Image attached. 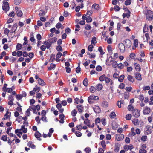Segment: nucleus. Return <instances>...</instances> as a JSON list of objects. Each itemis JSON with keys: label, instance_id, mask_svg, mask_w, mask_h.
Segmentation results:
<instances>
[{"label": "nucleus", "instance_id": "13", "mask_svg": "<svg viewBox=\"0 0 153 153\" xmlns=\"http://www.w3.org/2000/svg\"><path fill=\"white\" fill-rule=\"evenodd\" d=\"M94 111L96 113H99L101 111V110L99 107L98 106H94L93 107Z\"/></svg>", "mask_w": 153, "mask_h": 153}, {"label": "nucleus", "instance_id": "59", "mask_svg": "<svg viewBox=\"0 0 153 153\" xmlns=\"http://www.w3.org/2000/svg\"><path fill=\"white\" fill-rule=\"evenodd\" d=\"M8 15L10 17H13L15 16L14 12L13 11L9 13Z\"/></svg>", "mask_w": 153, "mask_h": 153}, {"label": "nucleus", "instance_id": "19", "mask_svg": "<svg viewBox=\"0 0 153 153\" xmlns=\"http://www.w3.org/2000/svg\"><path fill=\"white\" fill-rule=\"evenodd\" d=\"M57 39L56 37H53L51 39H49L48 41L51 44L55 42L56 41Z\"/></svg>", "mask_w": 153, "mask_h": 153}, {"label": "nucleus", "instance_id": "7", "mask_svg": "<svg viewBox=\"0 0 153 153\" xmlns=\"http://www.w3.org/2000/svg\"><path fill=\"white\" fill-rule=\"evenodd\" d=\"M125 46L122 43H120L119 44L118 48L120 51L122 53H124L125 50Z\"/></svg>", "mask_w": 153, "mask_h": 153}, {"label": "nucleus", "instance_id": "44", "mask_svg": "<svg viewBox=\"0 0 153 153\" xmlns=\"http://www.w3.org/2000/svg\"><path fill=\"white\" fill-rule=\"evenodd\" d=\"M132 121L134 124L136 125L138 123V120L137 119H134L132 120Z\"/></svg>", "mask_w": 153, "mask_h": 153}, {"label": "nucleus", "instance_id": "24", "mask_svg": "<svg viewBox=\"0 0 153 153\" xmlns=\"http://www.w3.org/2000/svg\"><path fill=\"white\" fill-rule=\"evenodd\" d=\"M27 146L29 147H30L33 149H34L35 148V146L33 144L32 142H29L28 143Z\"/></svg>", "mask_w": 153, "mask_h": 153}, {"label": "nucleus", "instance_id": "51", "mask_svg": "<svg viewBox=\"0 0 153 153\" xmlns=\"http://www.w3.org/2000/svg\"><path fill=\"white\" fill-rule=\"evenodd\" d=\"M84 151L86 153H89L91 151V149L89 147H88L84 149Z\"/></svg>", "mask_w": 153, "mask_h": 153}, {"label": "nucleus", "instance_id": "32", "mask_svg": "<svg viewBox=\"0 0 153 153\" xmlns=\"http://www.w3.org/2000/svg\"><path fill=\"white\" fill-rule=\"evenodd\" d=\"M46 13L45 11L42 10L39 11V16H44L45 14Z\"/></svg>", "mask_w": 153, "mask_h": 153}, {"label": "nucleus", "instance_id": "56", "mask_svg": "<svg viewBox=\"0 0 153 153\" xmlns=\"http://www.w3.org/2000/svg\"><path fill=\"white\" fill-rule=\"evenodd\" d=\"M128 109L130 111H132L134 109V107L132 106V105H130L128 107Z\"/></svg>", "mask_w": 153, "mask_h": 153}, {"label": "nucleus", "instance_id": "50", "mask_svg": "<svg viewBox=\"0 0 153 153\" xmlns=\"http://www.w3.org/2000/svg\"><path fill=\"white\" fill-rule=\"evenodd\" d=\"M93 46L91 44L88 46V50L90 52H92L93 51Z\"/></svg>", "mask_w": 153, "mask_h": 153}, {"label": "nucleus", "instance_id": "25", "mask_svg": "<svg viewBox=\"0 0 153 153\" xmlns=\"http://www.w3.org/2000/svg\"><path fill=\"white\" fill-rule=\"evenodd\" d=\"M102 88V85L101 84H99L96 86V90L98 91L101 90Z\"/></svg>", "mask_w": 153, "mask_h": 153}, {"label": "nucleus", "instance_id": "14", "mask_svg": "<svg viewBox=\"0 0 153 153\" xmlns=\"http://www.w3.org/2000/svg\"><path fill=\"white\" fill-rule=\"evenodd\" d=\"M11 112L8 111H7L6 112V114L4 116V117L3 118L4 120L10 119V116H11Z\"/></svg>", "mask_w": 153, "mask_h": 153}, {"label": "nucleus", "instance_id": "57", "mask_svg": "<svg viewBox=\"0 0 153 153\" xmlns=\"http://www.w3.org/2000/svg\"><path fill=\"white\" fill-rule=\"evenodd\" d=\"M96 70L98 71H100L102 70V68L100 66H97L96 68Z\"/></svg>", "mask_w": 153, "mask_h": 153}, {"label": "nucleus", "instance_id": "29", "mask_svg": "<svg viewBox=\"0 0 153 153\" xmlns=\"http://www.w3.org/2000/svg\"><path fill=\"white\" fill-rule=\"evenodd\" d=\"M35 136L36 138L38 139L41 137V134L38 131H36L35 133Z\"/></svg>", "mask_w": 153, "mask_h": 153}, {"label": "nucleus", "instance_id": "31", "mask_svg": "<svg viewBox=\"0 0 153 153\" xmlns=\"http://www.w3.org/2000/svg\"><path fill=\"white\" fill-rule=\"evenodd\" d=\"M16 14L19 17L21 16L22 15V13L20 10H17Z\"/></svg>", "mask_w": 153, "mask_h": 153}, {"label": "nucleus", "instance_id": "30", "mask_svg": "<svg viewBox=\"0 0 153 153\" xmlns=\"http://www.w3.org/2000/svg\"><path fill=\"white\" fill-rule=\"evenodd\" d=\"M17 27V25L16 24H15L14 25L12 29L11 30L12 32H15L16 30Z\"/></svg>", "mask_w": 153, "mask_h": 153}, {"label": "nucleus", "instance_id": "16", "mask_svg": "<svg viewBox=\"0 0 153 153\" xmlns=\"http://www.w3.org/2000/svg\"><path fill=\"white\" fill-rule=\"evenodd\" d=\"M134 65L136 70L137 71H140L141 69V67L139 64L137 63H135Z\"/></svg>", "mask_w": 153, "mask_h": 153}, {"label": "nucleus", "instance_id": "54", "mask_svg": "<svg viewBox=\"0 0 153 153\" xmlns=\"http://www.w3.org/2000/svg\"><path fill=\"white\" fill-rule=\"evenodd\" d=\"M91 28V27L89 25L86 24L85 25V29L87 30H89Z\"/></svg>", "mask_w": 153, "mask_h": 153}, {"label": "nucleus", "instance_id": "8", "mask_svg": "<svg viewBox=\"0 0 153 153\" xmlns=\"http://www.w3.org/2000/svg\"><path fill=\"white\" fill-rule=\"evenodd\" d=\"M99 99V97L97 96L94 95H91L88 98V101L89 102H91V100H97Z\"/></svg>", "mask_w": 153, "mask_h": 153}, {"label": "nucleus", "instance_id": "43", "mask_svg": "<svg viewBox=\"0 0 153 153\" xmlns=\"http://www.w3.org/2000/svg\"><path fill=\"white\" fill-rule=\"evenodd\" d=\"M119 146L118 144H116L115 146L114 151L115 152H117L119 150Z\"/></svg>", "mask_w": 153, "mask_h": 153}, {"label": "nucleus", "instance_id": "4", "mask_svg": "<svg viewBox=\"0 0 153 153\" xmlns=\"http://www.w3.org/2000/svg\"><path fill=\"white\" fill-rule=\"evenodd\" d=\"M2 9L3 10L5 11H8L9 9L8 3L7 2H3L2 6Z\"/></svg>", "mask_w": 153, "mask_h": 153}, {"label": "nucleus", "instance_id": "42", "mask_svg": "<svg viewBox=\"0 0 153 153\" xmlns=\"http://www.w3.org/2000/svg\"><path fill=\"white\" fill-rule=\"evenodd\" d=\"M148 30V26L147 25H145L143 30L144 33L147 32Z\"/></svg>", "mask_w": 153, "mask_h": 153}, {"label": "nucleus", "instance_id": "64", "mask_svg": "<svg viewBox=\"0 0 153 153\" xmlns=\"http://www.w3.org/2000/svg\"><path fill=\"white\" fill-rule=\"evenodd\" d=\"M98 153H104V149L101 148H99Z\"/></svg>", "mask_w": 153, "mask_h": 153}, {"label": "nucleus", "instance_id": "5", "mask_svg": "<svg viewBox=\"0 0 153 153\" xmlns=\"http://www.w3.org/2000/svg\"><path fill=\"white\" fill-rule=\"evenodd\" d=\"M124 45L126 48H128L131 45L132 43L130 40L128 39L125 40L124 42Z\"/></svg>", "mask_w": 153, "mask_h": 153}, {"label": "nucleus", "instance_id": "47", "mask_svg": "<svg viewBox=\"0 0 153 153\" xmlns=\"http://www.w3.org/2000/svg\"><path fill=\"white\" fill-rule=\"evenodd\" d=\"M83 84L85 86H87L88 85V80L87 78L84 79L83 81Z\"/></svg>", "mask_w": 153, "mask_h": 153}, {"label": "nucleus", "instance_id": "18", "mask_svg": "<svg viewBox=\"0 0 153 153\" xmlns=\"http://www.w3.org/2000/svg\"><path fill=\"white\" fill-rule=\"evenodd\" d=\"M44 44L46 45V48L47 49H49L50 47L51 44L48 41H45L44 42Z\"/></svg>", "mask_w": 153, "mask_h": 153}, {"label": "nucleus", "instance_id": "27", "mask_svg": "<svg viewBox=\"0 0 153 153\" xmlns=\"http://www.w3.org/2000/svg\"><path fill=\"white\" fill-rule=\"evenodd\" d=\"M20 131L22 130L24 133H26L27 131V129L25 127V126L22 125V126L21 128L20 129Z\"/></svg>", "mask_w": 153, "mask_h": 153}, {"label": "nucleus", "instance_id": "48", "mask_svg": "<svg viewBox=\"0 0 153 153\" xmlns=\"http://www.w3.org/2000/svg\"><path fill=\"white\" fill-rule=\"evenodd\" d=\"M82 125H78L76 126V130H81L82 129Z\"/></svg>", "mask_w": 153, "mask_h": 153}, {"label": "nucleus", "instance_id": "9", "mask_svg": "<svg viewBox=\"0 0 153 153\" xmlns=\"http://www.w3.org/2000/svg\"><path fill=\"white\" fill-rule=\"evenodd\" d=\"M124 138V135L122 134H117L116 135L115 139L118 141H120L123 140Z\"/></svg>", "mask_w": 153, "mask_h": 153}, {"label": "nucleus", "instance_id": "45", "mask_svg": "<svg viewBox=\"0 0 153 153\" xmlns=\"http://www.w3.org/2000/svg\"><path fill=\"white\" fill-rule=\"evenodd\" d=\"M134 45L135 47H137L138 46V40L137 39H135L134 41Z\"/></svg>", "mask_w": 153, "mask_h": 153}, {"label": "nucleus", "instance_id": "53", "mask_svg": "<svg viewBox=\"0 0 153 153\" xmlns=\"http://www.w3.org/2000/svg\"><path fill=\"white\" fill-rule=\"evenodd\" d=\"M101 122H102V123L103 125L105 126L106 125V119L105 118H103L101 120Z\"/></svg>", "mask_w": 153, "mask_h": 153}, {"label": "nucleus", "instance_id": "37", "mask_svg": "<svg viewBox=\"0 0 153 153\" xmlns=\"http://www.w3.org/2000/svg\"><path fill=\"white\" fill-rule=\"evenodd\" d=\"M77 108L79 112H82L83 110L82 106L80 105H78L77 106Z\"/></svg>", "mask_w": 153, "mask_h": 153}, {"label": "nucleus", "instance_id": "40", "mask_svg": "<svg viewBox=\"0 0 153 153\" xmlns=\"http://www.w3.org/2000/svg\"><path fill=\"white\" fill-rule=\"evenodd\" d=\"M116 114L114 112H111L110 114V117L111 118H114L116 116Z\"/></svg>", "mask_w": 153, "mask_h": 153}, {"label": "nucleus", "instance_id": "15", "mask_svg": "<svg viewBox=\"0 0 153 153\" xmlns=\"http://www.w3.org/2000/svg\"><path fill=\"white\" fill-rule=\"evenodd\" d=\"M141 76V74L139 72H137L135 73V78L138 80L140 81L142 80Z\"/></svg>", "mask_w": 153, "mask_h": 153}, {"label": "nucleus", "instance_id": "49", "mask_svg": "<svg viewBox=\"0 0 153 153\" xmlns=\"http://www.w3.org/2000/svg\"><path fill=\"white\" fill-rule=\"evenodd\" d=\"M100 121H101V119L100 118L98 117V118H97L95 120V124L97 125V124L100 123Z\"/></svg>", "mask_w": 153, "mask_h": 153}, {"label": "nucleus", "instance_id": "10", "mask_svg": "<svg viewBox=\"0 0 153 153\" xmlns=\"http://www.w3.org/2000/svg\"><path fill=\"white\" fill-rule=\"evenodd\" d=\"M133 115L136 117H138L140 115V111L137 109H135L133 111Z\"/></svg>", "mask_w": 153, "mask_h": 153}, {"label": "nucleus", "instance_id": "38", "mask_svg": "<svg viewBox=\"0 0 153 153\" xmlns=\"http://www.w3.org/2000/svg\"><path fill=\"white\" fill-rule=\"evenodd\" d=\"M97 43L96 38L95 37H93L91 41V44H94V45Z\"/></svg>", "mask_w": 153, "mask_h": 153}, {"label": "nucleus", "instance_id": "36", "mask_svg": "<svg viewBox=\"0 0 153 153\" xmlns=\"http://www.w3.org/2000/svg\"><path fill=\"white\" fill-rule=\"evenodd\" d=\"M100 143L101 146L103 148V149H105L106 146L105 142L104 140H102L101 142Z\"/></svg>", "mask_w": 153, "mask_h": 153}, {"label": "nucleus", "instance_id": "62", "mask_svg": "<svg viewBox=\"0 0 153 153\" xmlns=\"http://www.w3.org/2000/svg\"><path fill=\"white\" fill-rule=\"evenodd\" d=\"M76 113L77 112L76 110L75 109H74L72 111L71 114L72 116L74 117L76 115Z\"/></svg>", "mask_w": 153, "mask_h": 153}, {"label": "nucleus", "instance_id": "21", "mask_svg": "<svg viewBox=\"0 0 153 153\" xmlns=\"http://www.w3.org/2000/svg\"><path fill=\"white\" fill-rule=\"evenodd\" d=\"M127 79L128 80L132 82H133L134 81V79L132 76L130 75L128 76Z\"/></svg>", "mask_w": 153, "mask_h": 153}, {"label": "nucleus", "instance_id": "55", "mask_svg": "<svg viewBox=\"0 0 153 153\" xmlns=\"http://www.w3.org/2000/svg\"><path fill=\"white\" fill-rule=\"evenodd\" d=\"M131 118V114H128L126 117V119L127 120H130Z\"/></svg>", "mask_w": 153, "mask_h": 153}, {"label": "nucleus", "instance_id": "28", "mask_svg": "<svg viewBox=\"0 0 153 153\" xmlns=\"http://www.w3.org/2000/svg\"><path fill=\"white\" fill-rule=\"evenodd\" d=\"M87 54L89 55V57L90 58H94L96 56L95 54L94 53L90 54L89 52H88Z\"/></svg>", "mask_w": 153, "mask_h": 153}, {"label": "nucleus", "instance_id": "20", "mask_svg": "<svg viewBox=\"0 0 153 153\" xmlns=\"http://www.w3.org/2000/svg\"><path fill=\"white\" fill-rule=\"evenodd\" d=\"M56 65L53 63H51L50 65V66L48 67V70H54L56 67Z\"/></svg>", "mask_w": 153, "mask_h": 153}, {"label": "nucleus", "instance_id": "34", "mask_svg": "<svg viewBox=\"0 0 153 153\" xmlns=\"http://www.w3.org/2000/svg\"><path fill=\"white\" fill-rule=\"evenodd\" d=\"M125 77V76L124 75H120L118 79V80L120 82H122Z\"/></svg>", "mask_w": 153, "mask_h": 153}, {"label": "nucleus", "instance_id": "39", "mask_svg": "<svg viewBox=\"0 0 153 153\" xmlns=\"http://www.w3.org/2000/svg\"><path fill=\"white\" fill-rule=\"evenodd\" d=\"M131 132L129 135L130 136H134L135 135V133L134 132V129L133 128H132L131 129Z\"/></svg>", "mask_w": 153, "mask_h": 153}, {"label": "nucleus", "instance_id": "60", "mask_svg": "<svg viewBox=\"0 0 153 153\" xmlns=\"http://www.w3.org/2000/svg\"><path fill=\"white\" fill-rule=\"evenodd\" d=\"M153 118V117L152 115H151V116L148 117L147 119L149 122L150 123H151L152 120Z\"/></svg>", "mask_w": 153, "mask_h": 153}, {"label": "nucleus", "instance_id": "58", "mask_svg": "<svg viewBox=\"0 0 153 153\" xmlns=\"http://www.w3.org/2000/svg\"><path fill=\"white\" fill-rule=\"evenodd\" d=\"M76 135L78 137H80L82 135V134L79 131H76L75 132Z\"/></svg>", "mask_w": 153, "mask_h": 153}, {"label": "nucleus", "instance_id": "35", "mask_svg": "<svg viewBox=\"0 0 153 153\" xmlns=\"http://www.w3.org/2000/svg\"><path fill=\"white\" fill-rule=\"evenodd\" d=\"M92 7L93 9H94L96 10H98L99 8V5L97 4H95L93 5Z\"/></svg>", "mask_w": 153, "mask_h": 153}, {"label": "nucleus", "instance_id": "22", "mask_svg": "<svg viewBox=\"0 0 153 153\" xmlns=\"http://www.w3.org/2000/svg\"><path fill=\"white\" fill-rule=\"evenodd\" d=\"M38 83L40 85L44 86L45 85V82H44L43 80L41 79L40 78L39 79V80H38Z\"/></svg>", "mask_w": 153, "mask_h": 153}, {"label": "nucleus", "instance_id": "33", "mask_svg": "<svg viewBox=\"0 0 153 153\" xmlns=\"http://www.w3.org/2000/svg\"><path fill=\"white\" fill-rule=\"evenodd\" d=\"M33 90L35 92L37 93L40 91V87L36 86L34 88Z\"/></svg>", "mask_w": 153, "mask_h": 153}, {"label": "nucleus", "instance_id": "23", "mask_svg": "<svg viewBox=\"0 0 153 153\" xmlns=\"http://www.w3.org/2000/svg\"><path fill=\"white\" fill-rule=\"evenodd\" d=\"M54 131V130L53 128H51L49 130V132L48 134V136L49 137H51V136L52 133Z\"/></svg>", "mask_w": 153, "mask_h": 153}, {"label": "nucleus", "instance_id": "17", "mask_svg": "<svg viewBox=\"0 0 153 153\" xmlns=\"http://www.w3.org/2000/svg\"><path fill=\"white\" fill-rule=\"evenodd\" d=\"M144 36L146 38L145 39L144 38H143V41L144 42H148V40L150 39V37L149 34L148 33H146L144 35Z\"/></svg>", "mask_w": 153, "mask_h": 153}, {"label": "nucleus", "instance_id": "61", "mask_svg": "<svg viewBox=\"0 0 153 153\" xmlns=\"http://www.w3.org/2000/svg\"><path fill=\"white\" fill-rule=\"evenodd\" d=\"M6 55V52L5 51H3L1 54L0 56V59H2L3 57Z\"/></svg>", "mask_w": 153, "mask_h": 153}, {"label": "nucleus", "instance_id": "41", "mask_svg": "<svg viewBox=\"0 0 153 153\" xmlns=\"http://www.w3.org/2000/svg\"><path fill=\"white\" fill-rule=\"evenodd\" d=\"M90 91L92 93H94L96 91V88L93 86H91L90 88Z\"/></svg>", "mask_w": 153, "mask_h": 153}, {"label": "nucleus", "instance_id": "2", "mask_svg": "<svg viewBox=\"0 0 153 153\" xmlns=\"http://www.w3.org/2000/svg\"><path fill=\"white\" fill-rule=\"evenodd\" d=\"M147 19L149 20H152L153 17V12L149 10H147L145 11Z\"/></svg>", "mask_w": 153, "mask_h": 153}, {"label": "nucleus", "instance_id": "12", "mask_svg": "<svg viewBox=\"0 0 153 153\" xmlns=\"http://www.w3.org/2000/svg\"><path fill=\"white\" fill-rule=\"evenodd\" d=\"M107 49L108 51V54L111 55L113 54L112 48L110 45H108L107 47Z\"/></svg>", "mask_w": 153, "mask_h": 153}, {"label": "nucleus", "instance_id": "26", "mask_svg": "<svg viewBox=\"0 0 153 153\" xmlns=\"http://www.w3.org/2000/svg\"><path fill=\"white\" fill-rule=\"evenodd\" d=\"M84 124L87 125L88 126H90V123L89 120L88 119H85L84 121Z\"/></svg>", "mask_w": 153, "mask_h": 153}, {"label": "nucleus", "instance_id": "46", "mask_svg": "<svg viewBox=\"0 0 153 153\" xmlns=\"http://www.w3.org/2000/svg\"><path fill=\"white\" fill-rule=\"evenodd\" d=\"M22 45L21 44L18 43L16 45V49L17 50H20L21 49Z\"/></svg>", "mask_w": 153, "mask_h": 153}, {"label": "nucleus", "instance_id": "63", "mask_svg": "<svg viewBox=\"0 0 153 153\" xmlns=\"http://www.w3.org/2000/svg\"><path fill=\"white\" fill-rule=\"evenodd\" d=\"M14 2L15 4L18 5L20 3L21 0H15Z\"/></svg>", "mask_w": 153, "mask_h": 153}, {"label": "nucleus", "instance_id": "1", "mask_svg": "<svg viewBox=\"0 0 153 153\" xmlns=\"http://www.w3.org/2000/svg\"><path fill=\"white\" fill-rule=\"evenodd\" d=\"M99 80L101 82L105 81L106 83H109L111 85H112L114 83V82L113 80H111L107 76H106L105 74L99 77Z\"/></svg>", "mask_w": 153, "mask_h": 153}, {"label": "nucleus", "instance_id": "6", "mask_svg": "<svg viewBox=\"0 0 153 153\" xmlns=\"http://www.w3.org/2000/svg\"><path fill=\"white\" fill-rule=\"evenodd\" d=\"M113 58L112 56H110L108 57L106 59V65L109 66H110L113 63Z\"/></svg>", "mask_w": 153, "mask_h": 153}, {"label": "nucleus", "instance_id": "52", "mask_svg": "<svg viewBox=\"0 0 153 153\" xmlns=\"http://www.w3.org/2000/svg\"><path fill=\"white\" fill-rule=\"evenodd\" d=\"M147 152V151L146 150L141 148L139 150V153H146Z\"/></svg>", "mask_w": 153, "mask_h": 153}, {"label": "nucleus", "instance_id": "3", "mask_svg": "<svg viewBox=\"0 0 153 153\" xmlns=\"http://www.w3.org/2000/svg\"><path fill=\"white\" fill-rule=\"evenodd\" d=\"M152 131V127L149 125H147L145 128V133L146 134H149Z\"/></svg>", "mask_w": 153, "mask_h": 153}, {"label": "nucleus", "instance_id": "11", "mask_svg": "<svg viewBox=\"0 0 153 153\" xmlns=\"http://www.w3.org/2000/svg\"><path fill=\"white\" fill-rule=\"evenodd\" d=\"M150 111V108L147 107H145L143 110V112L144 114L146 115L149 114Z\"/></svg>", "mask_w": 153, "mask_h": 153}]
</instances>
